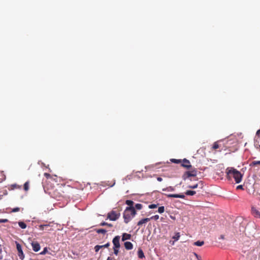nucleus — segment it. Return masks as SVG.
I'll return each mask as SVG.
<instances>
[{
    "label": "nucleus",
    "instance_id": "1",
    "mask_svg": "<svg viewBox=\"0 0 260 260\" xmlns=\"http://www.w3.org/2000/svg\"><path fill=\"white\" fill-rule=\"evenodd\" d=\"M226 178L230 180L232 178L235 179L236 183H240L242 178V175L239 171L233 168H228L226 170Z\"/></svg>",
    "mask_w": 260,
    "mask_h": 260
},
{
    "label": "nucleus",
    "instance_id": "2",
    "mask_svg": "<svg viewBox=\"0 0 260 260\" xmlns=\"http://www.w3.org/2000/svg\"><path fill=\"white\" fill-rule=\"evenodd\" d=\"M49 193L52 198L57 200H61L62 199L67 197V195L64 194L63 188L61 186H58L55 189L52 188L49 191Z\"/></svg>",
    "mask_w": 260,
    "mask_h": 260
},
{
    "label": "nucleus",
    "instance_id": "3",
    "mask_svg": "<svg viewBox=\"0 0 260 260\" xmlns=\"http://www.w3.org/2000/svg\"><path fill=\"white\" fill-rule=\"evenodd\" d=\"M136 214V211L134 207H127L123 212V218L125 223H127Z\"/></svg>",
    "mask_w": 260,
    "mask_h": 260
},
{
    "label": "nucleus",
    "instance_id": "4",
    "mask_svg": "<svg viewBox=\"0 0 260 260\" xmlns=\"http://www.w3.org/2000/svg\"><path fill=\"white\" fill-rule=\"evenodd\" d=\"M120 214L119 212H117L115 211L112 210L107 215V218L112 221H115L119 218Z\"/></svg>",
    "mask_w": 260,
    "mask_h": 260
},
{
    "label": "nucleus",
    "instance_id": "5",
    "mask_svg": "<svg viewBox=\"0 0 260 260\" xmlns=\"http://www.w3.org/2000/svg\"><path fill=\"white\" fill-rule=\"evenodd\" d=\"M197 175V171L196 169H193L191 171H186L183 174L182 178L184 180L186 179L189 177H196Z\"/></svg>",
    "mask_w": 260,
    "mask_h": 260
},
{
    "label": "nucleus",
    "instance_id": "6",
    "mask_svg": "<svg viewBox=\"0 0 260 260\" xmlns=\"http://www.w3.org/2000/svg\"><path fill=\"white\" fill-rule=\"evenodd\" d=\"M120 237L119 236H116L113 239L112 243L113 244V247L116 248H119L120 247Z\"/></svg>",
    "mask_w": 260,
    "mask_h": 260
},
{
    "label": "nucleus",
    "instance_id": "7",
    "mask_svg": "<svg viewBox=\"0 0 260 260\" xmlns=\"http://www.w3.org/2000/svg\"><path fill=\"white\" fill-rule=\"evenodd\" d=\"M251 214L254 217L260 218V211L254 207L251 208Z\"/></svg>",
    "mask_w": 260,
    "mask_h": 260
},
{
    "label": "nucleus",
    "instance_id": "8",
    "mask_svg": "<svg viewBox=\"0 0 260 260\" xmlns=\"http://www.w3.org/2000/svg\"><path fill=\"white\" fill-rule=\"evenodd\" d=\"M181 166L183 167H184L187 169H189L191 167L190 161L186 159V158L183 159L182 161H181Z\"/></svg>",
    "mask_w": 260,
    "mask_h": 260
},
{
    "label": "nucleus",
    "instance_id": "9",
    "mask_svg": "<svg viewBox=\"0 0 260 260\" xmlns=\"http://www.w3.org/2000/svg\"><path fill=\"white\" fill-rule=\"evenodd\" d=\"M165 195L168 198H185V196L182 194H166Z\"/></svg>",
    "mask_w": 260,
    "mask_h": 260
},
{
    "label": "nucleus",
    "instance_id": "10",
    "mask_svg": "<svg viewBox=\"0 0 260 260\" xmlns=\"http://www.w3.org/2000/svg\"><path fill=\"white\" fill-rule=\"evenodd\" d=\"M32 249L34 251L37 252L40 249V245L38 242H32L31 243Z\"/></svg>",
    "mask_w": 260,
    "mask_h": 260
},
{
    "label": "nucleus",
    "instance_id": "11",
    "mask_svg": "<svg viewBox=\"0 0 260 260\" xmlns=\"http://www.w3.org/2000/svg\"><path fill=\"white\" fill-rule=\"evenodd\" d=\"M124 245L126 250H131L133 248V245L131 242H125Z\"/></svg>",
    "mask_w": 260,
    "mask_h": 260
},
{
    "label": "nucleus",
    "instance_id": "12",
    "mask_svg": "<svg viewBox=\"0 0 260 260\" xmlns=\"http://www.w3.org/2000/svg\"><path fill=\"white\" fill-rule=\"evenodd\" d=\"M150 220V218H143L137 223V225L138 226H140V225H142L143 224H145V223H147V222L149 221Z\"/></svg>",
    "mask_w": 260,
    "mask_h": 260
},
{
    "label": "nucleus",
    "instance_id": "13",
    "mask_svg": "<svg viewBox=\"0 0 260 260\" xmlns=\"http://www.w3.org/2000/svg\"><path fill=\"white\" fill-rule=\"evenodd\" d=\"M21 186L17 184H11L8 188L9 190H14L15 189H21Z\"/></svg>",
    "mask_w": 260,
    "mask_h": 260
},
{
    "label": "nucleus",
    "instance_id": "14",
    "mask_svg": "<svg viewBox=\"0 0 260 260\" xmlns=\"http://www.w3.org/2000/svg\"><path fill=\"white\" fill-rule=\"evenodd\" d=\"M131 235L127 233H123L122 236V241H124L131 238Z\"/></svg>",
    "mask_w": 260,
    "mask_h": 260
},
{
    "label": "nucleus",
    "instance_id": "15",
    "mask_svg": "<svg viewBox=\"0 0 260 260\" xmlns=\"http://www.w3.org/2000/svg\"><path fill=\"white\" fill-rule=\"evenodd\" d=\"M16 247L18 251V255L20 257L21 255H23V251L21 248V246L19 243H17L16 244Z\"/></svg>",
    "mask_w": 260,
    "mask_h": 260
},
{
    "label": "nucleus",
    "instance_id": "16",
    "mask_svg": "<svg viewBox=\"0 0 260 260\" xmlns=\"http://www.w3.org/2000/svg\"><path fill=\"white\" fill-rule=\"evenodd\" d=\"M138 255L140 258H143L145 257L144 254L141 249H139L138 251Z\"/></svg>",
    "mask_w": 260,
    "mask_h": 260
},
{
    "label": "nucleus",
    "instance_id": "17",
    "mask_svg": "<svg viewBox=\"0 0 260 260\" xmlns=\"http://www.w3.org/2000/svg\"><path fill=\"white\" fill-rule=\"evenodd\" d=\"M29 181H26L24 184L23 186L24 190L25 191H27L29 189Z\"/></svg>",
    "mask_w": 260,
    "mask_h": 260
},
{
    "label": "nucleus",
    "instance_id": "18",
    "mask_svg": "<svg viewBox=\"0 0 260 260\" xmlns=\"http://www.w3.org/2000/svg\"><path fill=\"white\" fill-rule=\"evenodd\" d=\"M174 190L175 188L174 187L172 186H169L162 189V191H173Z\"/></svg>",
    "mask_w": 260,
    "mask_h": 260
},
{
    "label": "nucleus",
    "instance_id": "19",
    "mask_svg": "<svg viewBox=\"0 0 260 260\" xmlns=\"http://www.w3.org/2000/svg\"><path fill=\"white\" fill-rule=\"evenodd\" d=\"M180 237V233L177 232L175 234V235L173 236L172 238L175 240V241H176L179 239Z\"/></svg>",
    "mask_w": 260,
    "mask_h": 260
},
{
    "label": "nucleus",
    "instance_id": "20",
    "mask_svg": "<svg viewBox=\"0 0 260 260\" xmlns=\"http://www.w3.org/2000/svg\"><path fill=\"white\" fill-rule=\"evenodd\" d=\"M196 193V192L195 191L193 190H187L185 192V194L187 196H193Z\"/></svg>",
    "mask_w": 260,
    "mask_h": 260
},
{
    "label": "nucleus",
    "instance_id": "21",
    "mask_svg": "<svg viewBox=\"0 0 260 260\" xmlns=\"http://www.w3.org/2000/svg\"><path fill=\"white\" fill-rule=\"evenodd\" d=\"M19 226L23 229H24L26 228V224L23 221L18 222Z\"/></svg>",
    "mask_w": 260,
    "mask_h": 260
},
{
    "label": "nucleus",
    "instance_id": "22",
    "mask_svg": "<svg viewBox=\"0 0 260 260\" xmlns=\"http://www.w3.org/2000/svg\"><path fill=\"white\" fill-rule=\"evenodd\" d=\"M100 226H108V227H112L113 225L111 223H108L106 222H102L100 224Z\"/></svg>",
    "mask_w": 260,
    "mask_h": 260
},
{
    "label": "nucleus",
    "instance_id": "23",
    "mask_svg": "<svg viewBox=\"0 0 260 260\" xmlns=\"http://www.w3.org/2000/svg\"><path fill=\"white\" fill-rule=\"evenodd\" d=\"M204 241H198L194 243V245L196 246H202V245H204Z\"/></svg>",
    "mask_w": 260,
    "mask_h": 260
},
{
    "label": "nucleus",
    "instance_id": "24",
    "mask_svg": "<svg viewBox=\"0 0 260 260\" xmlns=\"http://www.w3.org/2000/svg\"><path fill=\"white\" fill-rule=\"evenodd\" d=\"M96 232L98 234H105L106 232H107V231L105 229H98L96 230Z\"/></svg>",
    "mask_w": 260,
    "mask_h": 260
},
{
    "label": "nucleus",
    "instance_id": "25",
    "mask_svg": "<svg viewBox=\"0 0 260 260\" xmlns=\"http://www.w3.org/2000/svg\"><path fill=\"white\" fill-rule=\"evenodd\" d=\"M125 204L129 206V207H133L134 203L132 200H126L125 201Z\"/></svg>",
    "mask_w": 260,
    "mask_h": 260
},
{
    "label": "nucleus",
    "instance_id": "26",
    "mask_svg": "<svg viewBox=\"0 0 260 260\" xmlns=\"http://www.w3.org/2000/svg\"><path fill=\"white\" fill-rule=\"evenodd\" d=\"M134 207L135 208V209L141 210L143 207V205L141 204L138 203L136 204Z\"/></svg>",
    "mask_w": 260,
    "mask_h": 260
},
{
    "label": "nucleus",
    "instance_id": "27",
    "mask_svg": "<svg viewBox=\"0 0 260 260\" xmlns=\"http://www.w3.org/2000/svg\"><path fill=\"white\" fill-rule=\"evenodd\" d=\"M219 147V146L218 141L214 142L212 146V149L215 150L218 149Z\"/></svg>",
    "mask_w": 260,
    "mask_h": 260
},
{
    "label": "nucleus",
    "instance_id": "28",
    "mask_svg": "<svg viewBox=\"0 0 260 260\" xmlns=\"http://www.w3.org/2000/svg\"><path fill=\"white\" fill-rule=\"evenodd\" d=\"M258 165H260V160L253 161L250 164V166H255Z\"/></svg>",
    "mask_w": 260,
    "mask_h": 260
},
{
    "label": "nucleus",
    "instance_id": "29",
    "mask_svg": "<svg viewBox=\"0 0 260 260\" xmlns=\"http://www.w3.org/2000/svg\"><path fill=\"white\" fill-rule=\"evenodd\" d=\"M165 211V207L164 206H160L158 207V212L159 213H162Z\"/></svg>",
    "mask_w": 260,
    "mask_h": 260
},
{
    "label": "nucleus",
    "instance_id": "30",
    "mask_svg": "<svg viewBox=\"0 0 260 260\" xmlns=\"http://www.w3.org/2000/svg\"><path fill=\"white\" fill-rule=\"evenodd\" d=\"M44 176L47 178L48 180H53V177L48 173H45L44 174Z\"/></svg>",
    "mask_w": 260,
    "mask_h": 260
},
{
    "label": "nucleus",
    "instance_id": "31",
    "mask_svg": "<svg viewBox=\"0 0 260 260\" xmlns=\"http://www.w3.org/2000/svg\"><path fill=\"white\" fill-rule=\"evenodd\" d=\"M49 225L48 224H41L39 225V228L41 230L43 231L45 229V228L48 227Z\"/></svg>",
    "mask_w": 260,
    "mask_h": 260
},
{
    "label": "nucleus",
    "instance_id": "32",
    "mask_svg": "<svg viewBox=\"0 0 260 260\" xmlns=\"http://www.w3.org/2000/svg\"><path fill=\"white\" fill-rule=\"evenodd\" d=\"M157 205H158V204H150L148 206V208L149 209H154L157 207Z\"/></svg>",
    "mask_w": 260,
    "mask_h": 260
},
{
    "label": "nucleus",
    "instance_id": "33",
    "mask_svg": "<svg viewBox=\"0 0 260 260\" xmlns=\"http://www.w3.org/2000/svg\"><path fill=\"white\" fill-rule=\"evenodd\" d=\"M113 251H114V254L116 255H117L119 253V248H116L113 247Z\"/></svg>",
    "mask_w": 260,
    "mask_h": 260
},
{
    "label": "nucleus",
    "instance_id": "34",
    "mask_svg": "<svg viewBox=\"0 0 260 260\" xmlns=\"http://www.w3.org/2000/svg\"><path fill=\"white\" fill-rule=\"evenodd\" d=\"M159 217V216L158 215H154V216L151 217L150 218V220L154 219V220H156L158 219Z\"/></svg>",
    "mask_w": 260,
    "mask_h": 260
},
{
    "label": "nucleus",
    "instance_id": "35",
    "mask_svg": "<svg viewBox=\"0 0 260 260\" xmlns=\"http://www.w3.org/2000/svg\"><path fill=\"white\" fill-rule=\"evenodd\" d=\"M101 248H102V246H100V245H96L94 247L95 251L96 252H98Z\"/></svg>",
    "mask_w": 260,
    "mask_h": 260
},
{
    "label": "nucleus",
    "instance_id": "36",
    "mask_svg": "<svg viewBox=\"0 0 260 260\" xmlns=\"http://www.w3.org/2000/svg\"><path fill=\"white\" fill-rule=\"evenodd\" d=\"M172 161L176 164H179L181 162V159H172Z\"/></svg>",
    "mask_w": 260,
    "mask_h": 260
},
{
    "label": "nucleus",
    "instance_id": "37",
    "mask_svg": "<svg viewBox=\"0 0 260 260\" xmlns=\"http://www.w3.org/2000/svg\"><path fill=\"white\" fill-rule=\"evenodd\" d=\"M48 252L47 248L45 247L44 248L43 250L40 253L41 254H45Z\"/></svg>",
    "mask_w": 260,
    "mask_h": 260
},
{
    "label": "nucleus",
    "instance_id": "38",
    "mask_svg": "<svg viewBox=\"0 0 260 260\" xmlns=\"http://www.w3.org/2000/svg\"><path fill=\"white\" fill-rule=\"evenodd\" d=\"M197 187H198V184H196L193 185H189L188 186V188H191V189H195V188H197Z\"/></svg>",
    "mask_w": 260,
    "mask_h": 260
},
{
    "label": "nucleus",
    "instance_id": "39",
    "mask_svg": "<svg viewBox=\"0 0 260 260\" xmlns=\"http://www.w3.org/2000/svg\"><path fill=\"white\" fill-rule=\"evenodd\" d=\"M20 211V208L19 207L14 208L12 210V212H16Z\"/></svg>",
    "mask_w": 260,
    "mask_h": 260
},
{
    "label": "nucleus",
    "instance_id": "40",
    "mask_svg": "<svg viewBox=\"0 0 260 260\" xmlns=\"http://www.w3.org/2000/svg\"><path fill=\"white\" fill-rule=\"evenodd\" d=\"M109 246H110V243L109 242H108L107 243H106L105 245H100V246H102V248H108Z\"/></svg>",
    "mask_w": 260,
    "mask_h": 260
},
{
    "label": "nucleus",
    "instance_id": "41",
    "mask_svg": "<svg viewBox=\"0 0 260 260\" xmlns=\"http://www.w3.org/2000/svg\"><path fill=\"white\" fill-rule=\"evenodd\" d=\"M9 220L7 219H0V223H6Z\"/></svg>",
    "mask_w": 260,
    "mask_h": 260
},
{
    "label": "nucleus",
    "instance_id": "42",
    "mask_svg": "<svg viewBox=\"0 0 260 260\" xmlns=\"http://www.w3.org/2000/svg\"><path fill=\"white\" fill-rule=\"evenodd\" d=\"M236 189H242V190L244 189L243 186L242 185H239L237 186L236 187Z\"/></svg>",
    "mask_w": 260,
    "mask_h": 260
},
{
    "label": "nucleus",
    "instance_id": "43",
    "mask_svg": "<svg viewBox=\"0 0 260 260\" xmlns=\"http://www.w3.org/2000/svg\"><path fill=\"white\" fill-rule=\"evenodd\" d=\"M157 180L158 181L161 182L162 180V178L160 177H157Z\"/></svg>",
    "mask_w": 260,
    "mask_h": 260
},
{
    "label": "nucleus",
    "instance_id": "44",
    "mask_svg": "<svg viewBox=\"0 0 260 260\" xmlns=\"http://www.w3.org/2000/svg\"><path fill=\"white\" fill-rule=\"evenodd\" d=\"M107 260H115L113 258L111 257H108L107 258Z\"/></svg>",
    "mask_w": 260,
    "mask_h": 260
},
{
    "label": "nucleus",
    "instance_id": "45",
    "mask_svg": "<svg viewBox=\"0 0 260 260\" xmlns=\"http://www.w3.org/2000/svg\"><path fill=\"white\" fill-rule=\"evenodd\" d=\"M256 135L259 136L260 135V129H258L257 132H256Z\"/></svg>",
    "mask_w": 260,
    "mask_h": 260
},
{
    "label": "nucleus",
    "instance_id": "46",
    "mask_svg": "<svg viewBox=\"0 0 260 260\" xmlns=\"http://www.w3.org/2000/svg\"><path fill=\"white\" fill-rule=\"evenodd\" d=\"M224 236L221 235H220V237H219V239H224Z\"/></svg>",
    "mask_w": 260,
    "mask_h": 260
},
{
    "label": "nucleus",
    "instance_id": "47",
    "mask_svg": "<svg viewBox=\"0 0 260 260\" xmlns=\"http://www.w3.org/2000/svg\"><path fill=\"white\" fill-rule=\"evenodd\" d=\"M170 217H171V218H172V219H173V220H175V217H174V216H173L171 215V216H170Z\"/></svg>",
    "mask_w": 260,
    "mask_h": 260
},
{
    "label": "nucleus",
    "instance_id": "48",
    "mask_svg": "<svg viewBox=\"0 0 260 260\" xmlns=\"http://www.w3.org/2000/svg\"><path fill=\"white\" fill-rule=\"evenodd\" d=\"M2 252V245H0V253H1Z\"/></svg>",
    "mask_w": 260,
    "mask_h": 260
},
{
    "label": "nucleus",
    "instance_id": "49",
    "mask_svg": "<svg viewBox=\"0 0 260 260\" xmlns=\"http://www.w3.org/2000/svg\"><path fill=\"white\" fill-rule=\"evenodd\" d=\"M3 258V257L2 255L0 256V259H2Z\"/></svg>",
    "mask_w": 260,
    "mask_h": 260
},
{
    "label": "nucleus",
    "instance_id": "50",
    "mask_svg": "<svg viewBox=\"0 0 260 260\" xmlns=\"http://www.w3.org/2000/svg\"><path fill=\"white\" fill-rule=\"evenodd\" d=\"M194 254L196 255V256H198V255L196 253H195Z\"/></svg>",
    "mask_w": 260,
    "mask_h": 260
},
{
    "label": "nucleus",
    "instance_id": "51",
    "mask_svg": "<svg viewBox=\"0 0 260 260\" xmlns=\"http://www.w3.org/2000/svg\"><path fill=\"white\" fill-rule=\"evenodd\" d=\"M2 182V180H0V182Z\"/></svg>",
    "mask_w": 260,
    "mask_h": 260
},
{
    "label": "nucleus",
    "instance_id": "52",
    "mask_svg": "<svg viewBox=\"0 0 260 260\" xmlns=\"http://www.w3.org/2000/svg\"><path fill=\"white\" fill-rule=\"evenodd\" d=\"M259 147L260 148V145H259Z\"/></svg>",
    "mask_w": 260,
    "mask_h": 260
}]
</instances>
